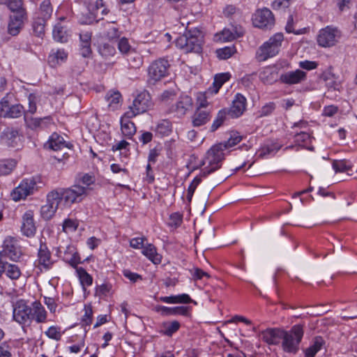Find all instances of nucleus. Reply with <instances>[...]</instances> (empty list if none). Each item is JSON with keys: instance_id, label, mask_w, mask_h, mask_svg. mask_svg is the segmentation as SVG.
<instances>
[{"instance_id": "obj_52", "label": "nucleus", "mask_w": 357, "mask_h": 357, "mask_svg": "<svg viewBox=\"0 0 357 357\" xmlns=\"http://www.w3.org/2000/svg\"><path fill=\"white\" fill-rule=\"evenodd\" d=\"M51 119L49 116L45 117L43 119L41 118H32L30 119L29 123V126L36 129L39 127H42L44 123H50Z\"/></svg>"}, {"instance_id": "obj_8", "label": "nucleus", "mask_w": 357, "mask_h": 357, "mask_svg": "<svg viewBox=\"0 0 357 357\" xmlns=\"http://www.w3.org/2000/svg\"><path fill=\"white\" fill-rule=\"evenodd\" d=\"M151 98L149 92L144 91L139 93L134 99L132 105L126 111L128 117H135L146 112L152 107Z\"/></svg>"}, {"instance_id": "obj_13", "label": "nucleus", "mask_w": 357, "mask_h": 357, "mask_svg": "<svg viewBox=\"0 0 357 357\" xmlns=\"http://www.w3.org/2000/svg\"><path fill=\"white\" fill-rule=\"evenodd\" d=\"M252 23L255 26L262 29H271L275 24V17L272 12L268 8L257 10L252 17Z\"/></svg>"}, {"instance_id": "obj_63", "label": "nucleus", "mask_w": 357, "mask_h": 357, "mask_svg": "<svg viewBox=\"0 0 357 357\" xmlns=\"http://www.w3.org/2000/svg\"><path fill=\"white\" fill-rule=\"evenodd\" d=\"M317 63L315 61H301L299 63V66L305 70H310L317 68Z\"/></svg>"}, {"instance_id": "obj_30", "label": "nucleus", "mask_w": 357, "mask_h": 357, "mask_svg": "<svg viewBox=\"0 0 357 357\" xmlns=\"http://www.w3.org/2000/svg\"><path fill=\"white\" fill-rule=\"evenodd\" d=\"M68 58V54L64 50H52L48 56V62L52 67H55L57 65L65 62Z\"/></svg>"}, {"instance_id": "obj_41", "label": "nucleus", "mask_w": 357, "mask_h": 357, "mask_svg": "<svg viewBox=\"0 0 357 357\" xmlns=\"http://www.w3.org/2000/svg\"><path fill=\"white\" fill-rule=\"evenodd\" d=\"M242 140V137L239 135L238 132H233L230 134L229 138L227 142L224 143H219L218 144L223 145L222 148L223 151L226 149L233 147L234 146L238 144Z\"/></svg>"}, {"instance_id": "obj_43", "label": "nucleus", "mask_w": 357, "mask_h": 357, "mask_svg": "<svg viewBox=\"0 0 357 357\" xmlns=\"http://www.w3.org/2000/svg\"><path fill=\"white\" fill-rule=\"evenodd\" d=\"M78 183L81 187L86 189V194L89 195V191L91 190V185L95 183V178L89 174H84L78 179Z\"/></svg>"}, {"instance_id": "obj_53", "label": "nucleus", "mask_w": 357, "mask_h": 357, "mask_svg": "<svg viewBox=\"0 0 357 357\" xmlns=\"http://www.w3.org/2000/svg\"><path fill=\"white\" fill-rule=\"evenodd\" d=\"M183 222V215L179 213H174L169 216V225L172 227H178Z\"/></svg>"}, {"instance_id": "obj_39", "label": "nucleus", "mask_w": 357, "mask_h": 357, "mask_svg": "<svg viewBox=\"0 0 357 357\" xmlns=\"http://www.w3.org/2000/svg\"><path fill=\"white\" fill-rule=\"evenodd\" d=\"M76 272L77 273L79 281L83 287L91 286L93 283V278L82 267L76 266Z\"/></svg>"}, {"instance_id": "obj_61", "label": "nucleus", "mask_w": 357, "mask_h": 357, "mask_svg": "<svg viewBox=\"0 0 357 357\" xmlns=\"http://www.w3.org/2000/svg\"><path fill=\"white\" fill-rule=\"evenodd\" d=\"M275 109V105L273 102H268L263 106L260 110L261 116L270 115Z\"/></svg>"}, {"instance_id": "obj_12", "label": "nucleus", "mask_w": 357, "mask_h": 357, "mask_svg": "<svg viewBox=\"0 0 357 357\" xmlns=\"http://www.w3.org/2000/svg\"><path fill=\"white\" fill-rule=\"evenodd\" d=\"M37 257L36 264L40 267V270H49L54 264L52 253L47 245L46 238L43 236L39 239Z\"/></svg>"}, {"instance_id": "obj_20", "label": "nucleus", "mask_w": 357, "mask_h": 357, "mask_svg": "<svg viewBox=\"0 0 357 357\" xmlns=\"http://www.w3.org/2000/svg\"><path fill=\"white\" fill-rule=\"evenodd\" d=\"M245 98L243 95L237 93L232 102V105L229 109V114L231 117H239L245 110Z\"/></svg>"}, {"instance_id": "obj_33", "label": "nucleus", "mask_w": 357, "mask_h": 357, "mask_svg": "<svg viewBox=\"0 0 357 357\" xmlns=\"http://www.w3.org/2000/svg\"><path fill=\"white\" fill-rule=\"evenodd\" d=\"M192 106V99L188 96H182L176 104V112L180 116L185 114Z\"/></svg>"}, {"instance_id": "obj_11", "label": "nucleus", "mask_w": 357, "mask_h": 357, "mask_svg": "<svg viewBox=\"0 0 357 357\" xmlns=\"http://www.w3.org/2000/svg\"><path fill=\"white\" fill-rule=\"evenodd\" d=\"M341 38V32L337 28L328 26L319 31L317 36L319 45L328 47L335 45Z\"/></svg>"}, {"instance_id": "obj_48", "label": "nucleus", "mask_w": 357, "mask_h": 357, "mask_svg": "<svg viewBox=\"0 0 357 357\" xmlns=\"http://www.w3.org/2000/svg\"><path fill=\"white\" fill-rule=\"evenodd\" d=\"M197 109H211L212 107H210V103L207 100V97L206 93H198L197 96Z\"/></svg>"}, {"instance_id": "obj_42", "label": "nucleus", "mask_w": 357, "mask_h": 357, "mask_svg": "<svg viewBox=\"0 0 357 357\" xmlns=\"http://www.w3.org/2000/svg\"><path fill=\"white\" fill-rule=\"evenodd\" d=\"M112 290V284L105 282L96 287L95 294L100 298H105L111 294Z\"/></svg>"}, {"instance_id": "obj_17", "label": "nucleus", "mask_w": 357, "mask_h": 357, "mask_svg": "<svg viewBox=\"0 0 357 357\" xmlns=\"http://www.w3.org/2000/svg\"><path fill=\"white\" fill-rule=\"evenodd\" d=\"M22 234L27 236H33L36 231V227L33 220V213L32 211H27L22 216V225L21 227Z\"/></svg>"}, {"instance_id": "obj_19", "label": "nucleus", "mask_w": 357, "mask_h": 357, "mask_svg": "<svg viewBox=\"0 0 357 357\" xmlns=\"http://www.w3.org/2000/svg\"><path fill=\"white\" fill-rule=\"evenodd\" d=\"M306 77L307 75L305 72L296 70L282 74L280 76V80L282 83L291 85L302 82L306 79Z\"/></svg>"}, {"instance_id": "obj_24", "label": "nucleus", "mask_w": 357, "mask_h": 357, "mask_svg": "<svg viewBox=\"0 0 357 357\" xmlns=\"http://www.w3.org/2000/svg\"><path fill=\"white\" fill-rule=\"evenodd\" d=\"M282 145L275 142H267L264 144L258 151V155L260 158L271 157L281 149Z\"/></svg>"}, {"instance_id": "obj_56", "label": "nucleus", "mask_w": 357, "mask_h": 357, "mask_svg": "<svg viewBox=\"0 0 357 357\" xmlns=\"http://www.w3.org/2000/svg\"><path fill=\"white\" fill-rule=\"evenodd\" d=\"M118 48L120 52L123 54H128L131 50V46L127 38H122L118 42Z\"/></svg>"}, {"instance_id": "obj_51", "label": "nucleus", "mask_w": 357, "mask_h": 357, "mask_svg": "<svg viewBox=\"0 0 357 357\" xmlns=\"http://www.w3.org/2000/svg\"><path fill=\"white\" fill-rule=\"evenodd\" d=\"M333 168L336 172H345L351 167L345 160H335L333 162Z\"/></svg>"}, {"instance_id": "obj_6", "label": "nucleus", "mask_w": 357, "mask_h": 357, "mask_svg": "<svg viewBox=\"0 0 357 357\" xmlns=\"http://www.w3.org/2000/svg\"><path fill=\"white\" fill-rule=\"evenodd\" d=\"M303 336V326L301 325L294 326L290 331H283L282 348L288 353H296L298 346Z\"/></svg>"}, {"instance_id": "obj_34", "label": "nucleus", "mask_w": 357, "mask_h": 357, "mask_svg": "<svg viewBox=\"0 0 357 357\" xmlns=\"http://www.w3.org/2000/svg\"><path fill=\"white\" fill-rule=\"evenodd\" d=\"M65 260L73 268L80 263V257L73 246H68L64 252Z\"/></svg>"}, {"instance_id": "obj_3", "label": "nucleus", "mask_w": 357, "mask_h": 357, "mask_svg": "<svg viewBox=\"0 0 357 357\" xmlns=\"http://www.w3.org/2000/svg\"><path fill=\"white\" fill-rule=\"evenodd\" d=\"M203 43L202 32L197 29L186 31L175 41L176 46L185 53L201 52Z\"/></svg>"}, {"instance_id": "obj_5", "label": "nucleus", "mask_w": 357, "mask_h": 357, "mask_svg": "<svg viewBox=\"0 0 357 357\" xmlns=\"http://www.w3.org/2000/svg\"><path fill=\"white\" fill-rule=\"evenodd\" d=\"M284 36L282 33H276L268 40L264 43L258 49L256 57L259 61H264L278 54Z\"/></svg>"}, {"instance_id": "obj_31", "label": "nucleus", "mask_w": 357, "mask_h": 357, "mask_svg": "<svg viewBox=\"0 0 357 357\" xmlns=\"http://www.w3.org/2000/svg\"><path fill=\"white\" fill-rule=\"evenodd\" d=\"M0 4L6 5L11 14H27L22 0H0Z\"/></svg>"}, {"instance_id": "obj_64", "label": "nucleus", "mask_w": 357, "mask_h": 357, "mask_svg": "<svg viewBox=\"0 0 357 357\" xmlns=\"http://www.w3.org/2000/svg\"><path fill=\"white\" fill-rule=\"evenodd\" d=\"M0 357H12L10 347L6 343L0 345Z\"/></svg>"}, {"instance_id": "obj_10", "label": "nucleus", "mask_w": 357, "mask_h": 357, "mask_svg": "<svg viewBox=\"0 0 357 357\" xmlns=\"http://www.w3.org/2000/svg\"><path fill=\"white\" fill-rule=\"evenodd\" d=\"M22 256V251L17 241L13 237L8 236L3 241V249L0 251V260L6 261L7 259L17 261Z\"/></svg>"}, {"instance_id": "obj_60", "label": "nucleus", "mask_w": 357, "mask_h": 357, "mask_svg": "<svg viewBox=\"0 0 357 357\" xmlns=\"http://www.w3.org/2000/svg\"><path fill=\"white\" fill-rule=\"evenodd\" d=\"M130 65L132 68H138L143 63V59L139 54H135L134 56H130L128 59Z\"/></svg>"}, {"instance_id": "obj_15", "label": "nucleus", "mask_w": 357, "mask_h": 357, "mask_svg": "<svg viewBox=\"0 0 357 357\" xmlns=\"http://www.w3.org/2000/svg\"><path fill=\"white\" fill-rule=\"evenodd\" d=\"M25 114L24 107L20 104L10 106L5 98L0 101V117L3 118H18Z\"/></svg>"}, {"instance_id": "obj_23", "label": "nucleus", "mask_w": 357, "mask_h": 357, "mask_svg": "<svg viewBox=\"0 0 357 357\" xmlns=\"http://www.w3.org/2000/svg\"><path fill=\"white\" fill-rule=\"evenodd\" d=\"M211 109H196L192 116V124L195 127H199L206 124L211 117Z\"/></svg>"}, {"instance_id": "obj_26", "label": "nucleus", "mask_w": 357, "mask_h": 357, "mask_svg": "<svg viewBox=\"0 0 357 357\" xmlns=\"http://www.w3.org/2000/svg\"><path fill=\"white\" fill-rule=\"evenodd\" d=\"M52 36L54 40L63 43L68 42L70 33L66 26H63L61 23H57L54 26Z\"/></svg>"}, {"instance_id": "obj_47", "label": "nucleus", "mask_w": 357, "mask_h": 357, "mask_svg": "<svg viewBox=\"0 0 357 357\" xmlns=\"http://www.w3.org/2000/svg\"><path fill=\"white\" fill-rule=\"evenodd\" d=\"M45 334L49 338L58 341L61 340L63 333L60 327L52 326L45 332Z\"/></svg>"}, {"instance_id": "obj_45", "label": "nucleus", "mask_w": 357, "mask_h": 357, "mask_svg": "<svg viewBox=\"0 0 357 357\" xmlns=\"http://www.w3.org/2000/svg\"><path fill=\"white\" fill-rule=\"evenodd\" d=\"M236 52L234 46L225 47L218 49L215 52L217 56L220 59H227L230 58Z\"/></svg>"}, {"instance_id": "obj_37", "label": "nucleus", "mask_w": 357, "mask_h": 357, "mask_svg": "<svg viewBox=\"0 0 357 357\" xmlns=\"http://www.w3.org/2000/svg\"><path fill=\"white\" fill-rule=\"evenodd\" d=\"M325 342L324 339L320 337H316L312 345L305 351V357H314L315 354L321 350Z\"/></svg>"}, {"instance_id": "obj_9", "label": "nucleus", "mask_w": 357, "mask_h": 357, "mask_svg": "<svg viewBox=\"0 0 357 357\" xmlns=\"http://www.w3.org/2000/svg\"><path fill=\"white\" fill-rule=\"evenodd\" d=\"M36 178L31 177L23 179L21 183L11 192L12 199L18 202L24 199L29 195L34 193L38 189Z\"/></svg>"}, {"instance_id": "obj_27", "label": "nucleus", "mask_w": 357, "mask_h": 357, "mask_svg": "<svg viewBox=\"0 0 357 357\" xmlns=\"http://www.w3.org/2000/svg\"><path fill=\"white\" fill-rule=\"evenodd\" d=\"M45 146L52 150L58 151L66 148L67 144L62 136L54 132L50 137Z\"/></svg>"}, {"instance_id": "obj_25", "label": "nucleus", "mask_w": 357, "mask_h": 357, "mask_svg": "<svg viewBox=\"0 0 357 357\" xmlns=\"http://www.w3.org/2000/svg\"><path fill=\"white\" fill-rule=\"evenodd\" d=\"M243 35L241 30L238 31L236 28L224 29L220 33L215 35V40L221 42L231 41Z\"/></svg>"}, {"instance_id": "obj_21", "label": "nucleus", "mask_w": 357, "mask_h": 357, "mask_svg": "<svg viewBox=\"0 0 357 357\" xmlns=\"http://www.w3.org/2000/svg\"><path fill=\"white\" fill-rule=\"evenodd\" d=\"M132 118L128 117L126 112L120 120L122 134L128 139H131L137 131L135 123L130 121Z\"/></svg>"}, {"instance_id": "obj_57", "label": "nucleus", "mask_w": 357, "mask_h": 357, "mask_svg": "<svg viewBox=\"0 0 357 357\" xmlns=\"http://www.w3.org/2000/svg\"><path fill=\"white\" fill-rule=\"evenodd\" d=\"M155 310L162 316L175 315V307H169L162 305H156Z\"/></svg>"}, {"instance_id": "obj_54", "label": "nucleus", "mask_w": 357, "mask_h": 357, "mask_svg": "<svg viewBox=\"0 0 357 357\" xmlns=\"http://www.w3.org/2000/svg\"><path fill=\"white\" fill-rule=\"evenodd\" d=\"M226 117V113L224 111H220L217 115L216 119L214 120L211 130L212 132L215 131L218 128H219L222 124L223 123Z\"/></svg>"}, {"instance_id": "obj_22", "label": "nucleus", "mask_w": 357, "mask_h": 357, "mask_svg": "<svg viewBox=\"0 0 357 357\" xmlns=\"http://www.w3.org/2000/svg\"><path fill=\"white\" fill-rule=\"evenodd\" d=\"M282 335L283 331L278 328H269L261 333L262 340L269 344H278Z\"/></svg>"}, {"instance_id": "obj_1", "label": "nucleus", "mask_w": 357, "mask_h": 357, "mask_svg": "<svg viewBox=\"0 0 357 357\" xmlns=\"http://www.w3.org/2000/svg\"><path fill=\"white\" fill-rule=\"evenodd\" d=\"M87 196L86 189L81 187L80 184L52 190L47 195V204L41 208L42 214L46 218H50L59 205L63 208H70L73 204L82 202Z\"/></svg>"}, {"instance_id": "obj_62", "label": "nucleus", "mask_w": 357, "mask_h": 357, "mask_svg": "<svg viewBox=\"0 0 357 357\" xmlns=\"http://www.w3.org/2000/svg\"><path fill=\"white\" fill-rule=\"evenodd\" d=\"M123 275L132 282H136L138 280H142V276L136 273H133L128 269L123 271Z\"/></svg>"}, {"instance_id": "obj_7", "label": "nucleus", "mask_w": 357, "mask_h": 357, "mask_svg": "<svg viewBox=\"0 0 357 357\" xmlns=\"http://www.w3.org/2000/svg\"><path fill=\"white\" fill-rule=\"evenodd\" d=\"M169 64L167 60L159 59L153 61L148 68V82L155 84L168 75Z\"/></svg>"}, {"instance_id": "obj_29", "label": "nucleus", "mask_w": 357, "mask_h": 357, "mask_svg": "<svg viewBox=\"0 0 357 357\" xmlns=\"http://www.w3.org/2000/svg\"><path fill=\"white\" fill-rule=\"evenodd\" d=\"M154 264H159L162 261V256L157 252L156 248L151 243H147L142 251Z\"/></svg>"}, {"instance_id": "obj_49", "label": "nucleus", "mask_w": 357, "mask_h": 357, "mask_svg": "<svg viewBox=\"0 0 357 357\" xmlns=\"http://www.w3.org/2000/svg\"><path fill=\"white\" fill-rule=\"evenodd\" d=\"M99 52L102 56L108 57L113 56L116 52V50L114 45L105 43L99 47Z\"/></svg>"}, {"instance_id": "obj_44", "label": "nucleus", "mask_w": 357, "mask_h": 357, "mask_svg": "<svg viewBox=\"0 0 357 357\" xmlns=\"http://www.w3.org/2000/svg\"><path fill=\"white\" fill-rule=\"evenodd\" d=\"M93 319V310L91 305H86L84 306V314L82 318V324L84 327V331H86V326H89L92 323Z\"/></svg>"}, {"instance_id": "obj_40", "label": "nucleus", "mask_w": 357, "mask_h": 357, "mask_svg": "<svg viewBox=\"0 0 357 357\" xmlns=\"http://www.w3.org/2000/svg\"><path fill=\"white\" fill-rule=\"evenodd\" d=\"M16 166L15 160H0V176L8 175L14 169Z\"/></svg>"}, {"instance_id": "obj_58", "label": "nucleus", "mask_w": 357, "mask_h": 357, "mask_svg": "<svg viewBox=\"0 0 357 357\" xmlns=\"http://www.w3.org/2000/svg\"><path fill=\"white\" fill-rule=\"evenodd\" d=\"M145 240L146 238L143 237L133 238L130 241V245L135 249L143 250L145 246L144 244Z\"/></svg>"}, {"instance_id": "obj_50", "label": "nucleus", "mask_w": 357, "mask_h": 357, "mask_svg": "<svg viewBox=\"0 0 357 357\" xmlns=\"http://www.w3.org/2000/svg\"><path fill=\"white\" fill-rule=\"evenodd\" d=\"M180 327V324L177 321H174L164 325L163 333L167 336H172L176 332Z\"/></svg>"}, {"instance_id": "obj_32", "label": "nucleus", "mask_w": 357, "mask_h": 357, "mask_svg": "<svg viewBox=\"0 0 357 357\" xmlns=\"http://www.w3.org/2000/svg\"><path fill=\"white\" fill-rule=\"evenodd\" d=\"M105 100L108 103V107L111 110H116L121 105V95L117 91H109L105 96Z\"/></svg>"}, {"instance_id": "obj_38", "label": "nucleus", "mask_w": 357, "mask_h": 357, "mask_svg": "<svg viewBox=\"0 0 357 357\" xmlns=\"http://www.w3.org/2000/svg\"><path fill=\"white\" fill-rule=\"evenodd\" d=\"M172 130V126L168 120H161L156 126L155 132L158 135L162 136H168Z\"/></svg>"}, {"instance_id": "obj_35", "label": "nucleus", "mask_w": 357, "mask_h": 357, "mask_svg": "<svg viewBox=\"0 0 357 357\" xmlns=\"http://www.w3.org/2000/svg\"><path fill=\"white\" fill-rule=\"evenodd\" d=\"M53 8L52 7L50 0H43L39 8V17L41 21L45 22L48 20L52 14Z\"/></svg>"}, {"instance_id": "obj_4", "label": "nucleus", "mask_w": 357, "mask_h": 357, "mask_svg": "<svg viewBox=\"0 0 357 357\" xmlns=\"http://www.w3.org/2000/svg\"><path fill=\"white\" fill-rule=\"evenodd\" d=\"M224 147L221 144H215L206 153L202 165L204 167L202 170V175L207 176L221 167L225 159Z\"/></svg>"}, {"instance_id": "obj_18", "label": "nucleus", "mask_w": 357, "mask_h": 357, "mask_svg": "<svg viewBox=\"0 0 357 357\" xmlns=\"http://www.w3.org/2000/svg\"><path fill=\"white\" fill-rule=\"evenodd\" d=\"M3 274L12 280H16L20 278L22 272L17 265L0 260V277Z\"/></svg>"}, {"instance_id": "obj_28", "label": "nucleus", "mask_w": 357, "mask_h": 357, "mask_svg": "<svg viewBox=\"0 0 357 357\" xmlns=\"http://www.w3.org/2000/svg\"><path fill=\"white\" fill-rule=\"evenodd\" d=\"M321 77L326 82V85L328 89L335 91H340L342 88V81L331 71L324 73Z\"/></svg>"}, {"instance_id": "obj_36", "label": "nucleus", "mask_w": 357, "mask_h": 357, "mask_svg": "<svg viewBox=\"0 0 357 357\" xmlns=\"http://www.w3.org/2000/svg\"><path fill=\"white\" fill-rule=\"evenodd\" d=\"M312 142V137L309 133L301 131L294 135V142L298 146L312 150L308 146Z\"/></svg>"}, {"instance_id": "obj_55", "label": "nucleus", "mask_w": 357, "mask_h": 357, "mask_svg": "<svg viewBox=\"0 0 357 357\" xmlns=\"http://www.w3.org/2000/svg\"><path fill=\"white\" fill-rule=\"evenodd\" d=\"M77 227L78 223L76 220L67 219L63 222V230L66 233L73 232L77 229Z\"/></svg>"}, {"instance_id": "obj_46", "label": "nucleus", "mask_w": 357, "mask_h": 357, "mask_svg": "<svg viewBox=\"0 0 357 357\" xmlns=\"http://www.w3.org/2000/svg\"><path fill=\"white\" fill-rule=\"evenodd\" d=\"M230 75L229 73H222L216 75L214 79L213 87L215 88L213 92L217 93L222 84L229 80Z\"/></svg>"}, {"instance_id": "obj_14", "label": "nucleus", "mask_w": 357, "mask_h": 357, "mask_svg": "<svg viewBox=\"0 0 357 357\" xmlns=\"http://www.w3.org/2000/svg\"><path fill=\"white\" fill-rule=\"evenodd\" d=\"M23 136L17 129L6 128L1 135V142L5 146L19 148L22 146Z\"/></svg>"}, {"instance_id": "obj_16", "label": "nucleus", "mask_w": 357, "mask_h": 357, "mask_svg": "<svg viewBox=\"0 0 357 357\" xmlns=\"http://www.w3.org/2000/svg\"><path fill=\"white\" fill-rule=\"evenodd\" d=\"M27 14H10L8 24V32L12 36H17L22 30Z\"/></svg>"}, {"instance_id": "obj_59", "label": "nucleus", "mask_w": 357, "mask_h": 357, "mask_svg": "<svg viewBox=\"0 0 357 357\" xmlns=\"http://www.w3.org/2000/svg\"><path fill=\"white\" fill-rule=\"evenodd\" d=\"M36 100H37V98L34 94H33V93L29 94V96H28L29 109H28L27 112L33 114L36 112V109H37Z\"/></svg>"}, {"instance_id": "obj_2", "label": "nucleus", "mask_w": 357, "mask_h": 357, "mask_svg": "<svg viewBox=\"0 0 357 357\" xmlns=\"http://www.w3.org/2000/svg\"><path fill=\"white\" fill-rule=\"evenodd\" d=\"M13 320L22 328L30 326L33 321L43 324L47 321V312L40 301L30 303L21 298L13 304Z\"/></svg>"}]
</instances>
